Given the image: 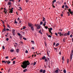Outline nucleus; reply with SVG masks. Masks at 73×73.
<instances>
[{
  "label": "nucleus",
  "instance_id": "obj_1",
  "mask_svg": "<svg viewBox=\"0 0 73 73\" xmlns=\"http://www.w3.org/2000/svg\"><path fill=\"white\" fill-rule=\"evenodd\" d=\"M23 65H21V67L23 68V69H25L27 68V65H29L30 64V63L29 62V61L27 60L23 61L22 63Z\"/></svg>",
  "mask_w": 73,
  "mask_h": 73
},
{
  "label": "nucleus",
  "instance_id": "obj_2",
  "mask_svg": "<svg viewBox=\"0 0 73 73\" xmlns=\"http://www.w3.org/2000/svg\"><path fill=\"white\" fill-rule=\"evenodd\" d=\"M28 25L29 27H31V28L32 31H34V28H33V27H34V25L32 23H29Z\"/></svg>",
  "mask_w": 73,
  "mask_h": 73
},
{
  "label": "nucleus",
  "instance_id": "obj_3",
  "mask_svg": "<svg viewBox=\"0 0 73 73\" xmlns=\"http://www.w3.org/2000/svg\"><path fill=\"white\" fill-rule=\"evenodd\" d=\"M72 53L70 55V61H72V56H73V50H72L71 51Z\"/></svg>",
  "mask_w": 73,
  "mask_h": 73
},
{
  "label": "nucleus",
  "instance_id": "obj_4",
  "mask_svg": "<svg viewBox=\"0 0 73 73\" xmlns=\"http://www.w3.org/2000/svg\"><path fill=\"white\" fill-rule=\"evenodd\" d=\"M15 30L14 29H13L12 30V33L13 35V36H15Z\"/></svg>",
  "mask_w": 73,
  "mask_h": 73
},
{
  "label": "nucleus",
  "instance_id": "obj_5",
  "mask_svg": "<svg viewBox=\"0 0 73 73\" xmlns=\"http://www.w3.org/2000/svg\"><path fill=\"white\" fill-rule=\"evenodd\" d=\"M50 52V51L49 50L47 51V54L48 56H49V54Z\"/></svg>",
  "mask_w": 73,
  "mask_h": 73
},
{
  "label": "nucleus",
  "instance_id": "obj_6",
  "mask_svg": "<svg viewBox=\"0 0 73 73\" xmlns=\"http://www.w3.org/2000/svg\"><path fill=\"white\" fill-rule=\"evenodd\" d=\"M9 10H10V12H9V13H13V10H12L11 9H9Z\"/></svg>",
  "mask_w": 73,
  "mask_h": 73
},
{
  "label": "nucleus",
  "instance_id": "obj_7",
  "mask_svg": "<svg viewBox=\"0 0 73 73\" xmlns=\"http://www.w3.org/2000/svg\"><path fill=\"white\" fill-rule=\"evenodd\" d=\"M7 5H11V2H9L8 3Z\"/></svg>",
  "mask_w": 73,
  "mask_h": 73
},
{
  "label": "nucleus",
  "instance_id": "obj_8",
  "mask_svg": "<svg viewBox=\"0 0 73 73\" xmlns=\"http://www.w3.org/2000/svg\"><path fill=\"white\" fill-rule=\"evenodd\" d=\"M45 58H46V57L45 56H44L42 57V59H41V60H45Z\"/></svg>",
  "mask_w": 73,
  "mask_h": 73
},
{
  "label": "nucleus",
  "instance_id": "obj_9",
  "mask_svg": "<svg viewBox=\"0 0 73 73\" xmlns=\"http://www.w3.org/2000/svg\"><path fill=\"white\" fill-rule=\"evenodd\" d=\"M4 31H5V32L6 31V29L5 28V27H4L2 31L3 32H4Z\"/></svg>",
  "mask_w": 73,
  "mask_h": 73
},
{
  "label": "nucleus",
  "instance_id": "obj_10",
  "mask_svg": "<svg viewBox=\"0 0 73 73\" xmlns=\"http://www.w3.org/2000/svg\"><path fill=\"white\" fill-rule=\"evenodd\" d=\"M40 27H41V26L39 25L38 26L37 28V29H40Z\"/></svg>",
  "mask_w": 73,
  "mask_h": 73
},
{
  "label": "nucleus",
  "instance_id": "obj_11",
  "mask_svg": "<svg viewBox=\"0 0 73 73\" xmlns=\"http://www.w3.org/2000/svg\"><path fill=\"white\" fill-rule=\"evenodd\" d=\"M47 35L48 37H49L50 38H51V37H52V36H50V35H49L48 34H47Z\"/></svg>",
  "mask_w": 73,
  "mask_h": 73
},
{
  "label": "nucleus",
  "instance_id": "obj_12",
  "mask_svg": "<svg viewBox=\"0 0 73 73\" xmlns=\"http://www.w3.org/2000/svg\"><path fill=\"white\" fill-rule=\"evenodd\" d=\"M58 34H59V36H61V34H62L61 33H58Z\"/></svg>",
  "mask_w": 73,
  "mask_h": 73
},
{
  "label": "nucleus",
  "instance_id": "obj_13",
  "mask_svg": "<svg viewBox=\"0 0 73 73\" xmlns=\"http://www.w3.org/2000/svg\"><path fill=\"white\" fill-rule=\"evenodd\" d=\"M46 22H44L43 23V26L44 27H45V25H46Z\"/></svg>",
  "mask_w": 73,
  "mask_h": 73
},
{
  "label": "nucleus",
  "instance_id": "obj_14",
  "mask_svg": "<svg viewBox=\"0 0 73 73\" xmlns=\"http://www.w3.org/2000/svg\"><path fill=\"white\" fill-rule=\"evenodd\" d=\"M4 12H5V14H6V15H7V13H6V11H5V10H6V9H5V8H4Z\"/></svg>",
  "mask_w": 73,
  "mask_h": 73
},
{
  "label": "nucleus",
  "instance_id": "obj_15",
  "mask_svg": "<svg viewBox=\"0 0 73 73\" xmlns=\"http://www.w3.org/2000/svg\"><path fill=\"white\" fill-rule=\"evenodd\" d=\"M28 71V70L27 69H25V70H23V72H27V71Z\"/></svg>",
  "mask_w": 73,
  "mask_h": 73
},
{
  "label": "nucleus",
  "instance_id": "obj_16",
  "mask_svg": "<svg viewBox=\"0 0 73 73\" xmlns=\"http://www.w3.org/2000/svg\"><path fill=\"white\" fill-rule=\"evenodd\" d=\"M70 33V31H68L67 33V35L69 36L70 35V33Z\"/></svg>",
  "mask_w": 73,
  "mask_h": 73
},
{
  "label": "nucleus",
  "instance_id": "obj_17",
  "mask_svg": "<svg viewBox=\"0 0 73 73\" xmlns=\"http://www.w3.org/2000/svg\"><path fill=\"white\" fill-rule=\"evenodd\" d=\"M48 30H50V31H52V30H53V29L52 27H51L50 28H48Z\"/></svg>",
  "mask_w": 73,
  "mask_h": 73
},
{
  "label": "nucleus",
  "instance_id": "obj_18",
  "mask_svg": "<svg viewBox=\"0 0 73 73\" xmlns=\"http://www.w3.org/2000/svg\"><path fill=\"white\" fill-rule=\"evenodd\" d=\"M16 52L17 53H19V49H17L16 50Z\"/></svg>",
  "mask_w": 73,
  "mask_h": 73
},
{
  "label": "nucleus",
  "instance_id": "obj_19",
  "mask_svg": "<svg viewBox=\"0 0 73 73\" xmlns=\"http://www.w3.org/2000/svg\"><path fill=\"white\" fill-rule=\"evenodd\" d=\"M38 32L39 33H40V34H41V35L42 34V32H41V30H40Z\"/></svg>",
  "mask_w": 73,
  "mask_h": 73
},
{
  "label": "nucleus",
  "instance_id": "obj_20",
  "mask_svg": "<svg viewBox=\"0 0 73 73\" xmlns=\"http://www.w3.org/2000/svg\"><path fill=\"white\" fill-rule=\"evenodd\" d=\"M31 42H32V43H33V44L34 45V44H35V42H34V41L31 40Z\"/></svg>",
  "mask_w": 73,
  "mask_h": 73
},
{
  "label": "nucleus",
  "instance_id": "obj_21",
  "mask_svg": "<svg viewBox=\"0 0 73 73\" xmlns=\"http://www.w3.org/2000/svg\"><path fill=\"white\" fill-rule=\"evenodd\" d=\"M7 27L9 29H11V27L9 26V25L7 24Z\"/></svg>",
  "mask_w": 73,
  "mask_h": 73
},
{
  "label": "nucleus",
  "instance_id": "obj_22",
  "mask_svg": "<svg viewBox=\"0 0 73 73\" xmlns=\"http://www.w3.org/2000/svg\"><path fill=\"white\" fill-rule=\"evenodd\" d=\"M7 63L8 64H10L11 63V61H7Z\"/></svg>",
  "mask_w": 73,
  "mask_h": 73
},
{
  "label": "nucleus",
  "instance_id": "obj_23",
  "mask_svg": "<svg viewBox=\"0 0 73 73\" xmlns=\"http://www.w3.org/2000/svg\"><path fill=\"white\" fill-rule=\"evenodd\" d=\"M10 52H14V50H13V49H11L10 50Z\"/></svg>",
  "mask_w": 73,
  "mask_h": 73
},
{
  "label": "nucleus",
  "instance_id": "obj_24",
  "mask_svg": "<svg viewBox=\"0 0 73 73\" xmlns=\"http://www.w3.org/2000/svg\"><path fill=\"white\" fill-rule=\"evenodd\" d=\"M43 24V22H42V21H41L40 22V25H42V24Z\"/></svg>",
  "mask_w": 73,
  "mask_h": 73
},
{
  "label": "nucleus",
  "instance_id": "obj_25",
  "mask_svg": "<svg viewBox=\"0 0 73 73\" xmlns=\"http://www.w3.org/2000/svg\"><path fill=\"white\" fill-rule=\"evenodd\" d=\"M70 14H71L72 15H73V11H71L70 12Z\"/></svg>",
  "mask_w": 73,
  "mask_h": 73
},
{
  "label": "nucleus",
  "instance_id": "obj_26",
  "mask_svg": "<svg viewBox=\"0 0 73 73\" xmlns=\"http://www.w3.org/2000/svg\"><path fill=\"white\" fill-rule=\"evenodd\" d=\"M59 45V44L58 43H57L56 45V46H58Z\"/></svg>",
  "mask_w": 73,
  "mask_h": 73
},
{
  "label": "nucleus",
  "instance_id": "obj_27",
  "mask_svg": "<svg viewBox=\"0 0 73 73\" xmlns=\"http://www.w3.org/2000/svg\"><path fill=\"white\" fill-rule=\"evenodd\" d=\"M62 60L63 61H64V56H63L62 57Z\"/></svg>",
  "mask_w": 73,
  "mask_h": 73
},
{
  "label": "nucleus",
  "instance_id": "obj_28",
  "mask_svg": "<svg viewBox=\"0 0 73 73\" xmlns=\"http://www.w3.org/2000/svg\"><path fill=\"white\" fill-rule=\"evenodd\" d=\"M15 24H17V22L16 21V19L15 20V21L14 22Z\"/></svg>",
  "mask_w": 73,
  "mask_h": 73
},
{
  "label": "nucleus",
  "instance_id": "obj_29",
  "mask_svg": "<svg viewBox=\"0 0 73 73\" xmlns=\"http://www.w3.org/2000/svg\"><path fill=\"white\" fill-rule=\"evenodd\" d=\"M43 19L42 20L43 21H45V18L44 17H43Z\"/></svg>",
  "mask_w": 73,
  "mask_h": 73
},
{
  "label": "nucleus",
  "instance_id": "obj_30",
  "mask_svg": "<svg viewBox=\"0 0 73 73\" xmlns=\"http://www.w3.org/2000/svg\"><path fill=\"white\" fill-rule=\"evenodd\" d=\"M68 11L70 13L71 12V9H68Z\"/></svg>",
  "mask_w": 73,
  "mask_h": 73
},
{
  "label": "nucleus",
  "instance_id": "obj_31",
  "mask_svg": "<svg viewBox=\"0 0 73 73\" xmlns=\"http://www.w3.org/2000/svg\"><path fill=\"white\" fill-rule=\"evenodd\" d=\"M63 72H64V73H66V70H63Z\"/></svg>",
  "mask_w": 73,
  "mask_h": 73
},
{
  "label": "nucleus",
  "instance_id": "obj_32",
  "mask_svg": "<svg viewBox=\"0 0 73 73\" xmlns=\"http://www.w3.org/2000/svg\"><path fill=\"white\" fill-rule=\"evenodd\" d=\"M63 41L64 42H65V38L63 39Z\"/></svg>",
  "mask_w": 73,
  "mask_h": 73
},
{
  "label": "nucleus",
  "instance_id": "obj_33",
  "mask_svg": "<svg viewBox=\"0 0 73 73\" xmlns=\"http://www.w3.org/2000/svg\"><path fill=\"white\" fill-rule=\"evenodd\" d=\"M58 70H57L55 71V72L58 73Z\"/></svg>",
  "mask_w": 73,
  "mask_h": 73
},
{
  "label": "nucleus",
  "instance_id": "obj_34",
  "mask_svg": "<svg viewBox=\"0 0 73 73\" xmlns=\"http://www.w3.org/2000/svg\"><path fill=\"white\" fill-rule=\"evenodd\" d=\"M64 36H67V33H65L64 34Z\"/></svg>",
  "mask_w": 73,
  "mask_h": 73
},
{
  "label": "nucleus",
  "instance_id": "obj_35",
  "mask_svg": "<svg viewBox=\"0 0 73 73\" xmlns=\"http://www.w3.org/2000/svg\"><path fill=\"white\" fill-rule=\"evenodd\" d=\"M44 27L45 28V29H48V27L47 26H44Z\"/></svg>",
  "mask_w": 73,
  "mask_h": 73
},
{
  "label": "nucleus",
  "instance_id": "obj_36",
  "mask_svg": "<svg viewBox=\"0 0 73 73\" xmlns=\"http://www.w3.org/2000/svg\"><path fill=\"white\" fill-rule=\"evenodd\" d=\"M26 28V27L25 26H23V29H25Z\"/></svg>",
  "mask_w": 73,
  "mask_h": 73
},
{
  "label": "nucleus",
  "instance_id": "obj_37",
  "mask_svg": "<svg viewBox=\"0 0 73 73\" xmlns=\"http://www.w3.org/2000/svg\"><path fill=\"white\" fill-rule=\"evenodd\" d=\"M15 62H16V61H13V64H15Z\"/></svg>",
  "mask_w": 73,
  "mask_h": 73
},
{
  "label": "nucleus",
  "instance_id": "obj_38",
  "mask_svg": "<svg viewBox=\"0 0 73 73\" xmlns=\"http://www.w3.org/2000/svg\"><path fill=\"white\" fill-rule=\"evenodd\" d=\"M25 53H28V51L27 50H26L25 52Z\"/></svg>",
  "mask_w": 73,
  "mask_h": 73
},
{
  "label": "nucleus",
  "instance_id": "obj_39",
  "mask_svg": "<svg viewBox=\"0 0 73 73\" xmlns=\"http://www.w3.org/2000/svg\"><path fill=\"white\" fill-rule=\"evenodd\" d=\"M67 62L68 64V63H69V59H67Z\"/></svg>",
  "mask_w": 73,
  "mask_h": 73
},
{
  "label": "nucleus",
  "instance_id": "obj_40",
  "mask_svg": "<svg viewBox=\"0 0 73 73\" xmlns=\"http://www.w3.org/2000/svg\"><path fill=\"white\" fill-rule=\"evenodd\" d=\"M40 71V72H42V71H43V70H42V69H41Z\"/></svg>",
  "mask_w": 73,
  "mask_h": 73
},
{
  "label": "nucleus",
  "instance_id": "obj_41",
  "mask_svg": "<svg viewBox=\"0 0 73 73\" xmlns=\"http://www.w3.org/2000/svg\"><path fill=\"white\" fill-rule=\"evenodd\" d=\"M65 8H68V6H67L66 5H65Z\"/></svg>",
  "mask_w": 73,
  "mask_h": 73
},
{
  "label": "nucleus",
  "instance_id": "obj_42",
  "mask_svg": "<svg viewBox=\"0 0 73 73\" xmlns=\"http://www.w3.org/2000/svg\"><path fill=\"white\" fill-rule=\"evenodd\" d=\"M2 48H3V50L5 49V47H4V46H2Z\"/></svg>",
  "mask_w": 73,
  "mask_h": 73
},
{
  "label": "nucleus",
  "instance_id": "obj_43",
  "mask_svg": "<svg viewBox=\"0 0 73 73\" xmlns=\"http://www.w3.org/2000/svg\"><path fill=\"white\" fill-rule=\"evenodd\" d=\"M15 59H16V58H15V57H14V58H13L11 60V61H13V60H15Z\"/></svg>",
  "mask_w": 73,
  "mask_h": 73
},
{
  "label": "nucleus",
  "instance_id": "obj_44",
  "mask_svg": "<svg viewBox=\"0 0 73 73\" xmlns=\"http://www.w3.org/2000/svg\"><path fill=\"white\" fill-rule=\"evenodd\" d=\"M36 62H35L33 64L34 66H35V65H36Z\"/></svg>",
  "mask_w": 73,
  "mask_h": 73
},
{
  "label": "nucleus",
  "instance_id": "obj_45",
  "mask_svg": "<svg viewBox=\"0 0 73 73\" xmlns=\"http://www.w3.org/2000/svg\"><path fill=\"white\" fill-rule=\"evenodd\" d=\"M20 43L21 44V45H23V42H20Z\"/></svg>",
  "mask_w": 73,
  "mask_h": 73
},
{
  "label": "nucleus",
  "instance_id": "obj_46",
  "mask_svg": "<svg viewBox=\"0 0 73 73\" xmlns=\"http://www.w3.org/2000/svg\"><path fill=\"white\" fill-rule=\"evenodd\" d=\"M26 3H28V2L29 1V0H25Z\"/></svg>",
  "mask_w": 73,
  "mask_h": 73
},
{
  "label": "nucleus",
  "instance_id": "obj_47",
  "mask_svg": "<svg viewBox=\"0 0 73 73\" xmlns=\"http://www.w3.org/2000/svg\"><path fill=\"white\" fill-rule=\"evenodd\" d=\"M23 38L24 40H27L26 38H25V37H23Z\"/></svg>",
  "mask_w": 73,
  "mask_h": 73
},
{
  "label": "nucleus",
  "instance_id": "obj_48",
  "mask_svg": "<svg viewBox=\"0 0 73 73\" xmlns=\"http://www.w3.org/2000/svg\"><path fill=\"white\" fill-rule=\"evenodd\" d=\"M17 35L18 36H21V34L20 33H18Z\"/></svg>",
  "mask_w": 73,
  "mask_h": 73
},
{
  "label": "nucleus",
  "instance_id": "obj_49",
  "mask_svg": "<svg viewBox=\"0 0 73 73\" xmlns=\"http://www.w3.org/2000/svg\"><path fill=\"white\" fill-rule=\"evenodd\" d=\"M45 73V70H44L43 71V73Z\"/></svg>",
  "mask_w": 73,
  "mask_h": 73
},
{
  "label": "nucleus",
  "instance_id": "obj_50",
  "mask_svg": "<svg viewBox=\"0 0 73 73\" xmlns=\"http://www.w3.org/2000/svg\"><path fill=\"white\" fill-rule=\"evenodd\" d=\"M8 58H9V57L7 56H6L5 57V58H6V59H8Z\"/></svg>",
  "mask_w": 73,
  "mask_h": 73
},
{
  "label": "nucleus",
  "instance_id": "obj_51",
  "mask_svg": "<svg viewBox=\"0 0 73 73\" xmlns=\"http://www.w3.org/2000/svg\"><path fill=\"white\" fill-rule=\"evenodd\" d=\"M64 7H65V5H63L62 7V8H64Z\"/></svg>",
  "mask_w": 73,
  "mask_h": 73
},
{
  "label": "nucleus",
  "instance_id": "obj_52",
  "mask_svg": "<svg viewBox=\"0 0 73 73\" xmlns=\"http://www.w3.org/2000/svg\"><path fill=\"white\" fill-rule=\"evenodd\" d=\"M44 44H45V46H46L47 44H46V42H44Z\"/></svg>",
  "mask_w": 73,
  "mask_h": 73
},
{
  "label": "nucleus",
  "instance_id": "obj_53",
  "mask_svg": "<svg viewBox=\"0 0 73 73\" xmlns=\"http://www.w3.org/2000/svg\"><path fill=\"white\" fill-rule=\"evenodd\" d=\"M54 2H56V0H54L52 2L53 3H54Z\"/></svg>",
  "mask_w": 73,
  "mask_h": 73
},
{
  "label": "nucleus",
  "instance_id": "obj_54",
  "mask_svg": "<svg viewBox=\"0 0 73 73\" xmlns=\"http://www.w3.org/2000/svg\"><path fill=\"white\" fill-rule=\"evenodd\" d=\"M5 61H4V60H2V63H3V62H4V63H5Z\"/></svg>",
  "mask_w": 73,
  "mask_h": 73
},
{
  "label": "nucleus",
  "instance_id": "obj_55",
  "mask_svg": "<svg viewBox=\"0 0 73 73\" xmlns=\"http://www.w3.org/2000/svg\"><path fill=\"white\" fill-rule=\"evenodd\" d=\"M6 31H10V30H9V29H7Z\"/></svg>",
  "mask_w": 73,
  "mask_h": 73
},
{
  "label": "nucleus",
  "instance_id": "obj_56",
  "mask_svg": "<svg viewBox=\"0 0 73 73\" xmlns=\"http://www.w3.org/2000/svg\"><path fill=\"white\" fill-rule=\"evenodd\" d=\"M6 41H8L9 40V38H7L6 39Z\"/></svg>",
  "mask_w": 73,
  "mask_h": 73
},
{
  "label": "nucleus",
  "instance_id": "obj_57",
  "mask_svg": "<svg viewBox=\"0 0 73 73\" xmlns=\"http://www.w3.org/2000/svg\"><path fill=\"white\" fill-rule=\"evenodd\" d=\"M31 49H33V50L35 49V48H34V47H32L31 48Z\"/></svg>",
  "mask_w": 73,
  "mask_h": 73
},
{
  "label": "nucleus",
  "instance_id": "obj_58",
  "mask_svg": "<svg viewBox=\"0 0 73 73\" xmlns=\"http://www.w3.org/2000/svg\"><path fill=\"white\" fill-rule=\"evenodd\" d=\"M55 35H56V36H58V35L57 34V33H55Z\"/></svg>",
  "mask_w": 73,
  "mask_h": 73
},
{
  "label": "nucleus",
  "instance_id": "obj_59",
  "mask_svg": "<svg viewBox=\"0 0 73 73\" xmlns=\"http://www.w3.org/2000/svg\"><path fill=\"white\" fill-rule=\"evenodd\" d=\"M49 30L48 31L49 32H50V33H52V32H51V30Z\"/></svg>",
  "mask_w": 73,
  "mask_h": 73
},
{
  "label": "nucleus",
  "instance_id": "obj_60",
  "mask_svg": "<svg viewBox=\"0 0 73 73\" xmlns=\"http://www.w3.org/2000/svg\"><path fill=\"white\" fill-rule=\"evenodd\" d=\"M17 20L18 21H19V20H20V18H18L17 19Z\"/></svg>",
  "mask_w": 73,
  "mask_h": 73
},
{
  "label": "nucleus",
  "instance_id": "obj_61",
  "mask_svg": "<svg viewBox=\"0 0 73 73\" xmlns=\"http://www.w3.org/2000/svg\"><path fill=\"white\" fill-rule=\"evenodd\" d=\"M19 23H21V21L19 20Z\"/></svg>",
  "mask_w": 73,
  "mask_h": 73
},
{
  "label": "nucleus",
  "instance_id": "obj_62",
  "mask_svg": "<svg viewBox=\"0 0 73 73\" xmlns=\"http://www.w3.org/2000/svg\"><path fill=\"white\" fill-rule=\"evenodd\" d=\"M72 36H73L72 35H70V37H72Z\"/></svg>",
  "mask_w": 73,
  "mask_h": 73
},
{
  "label": "nucleus",
  "instance_id": "obj_63",
  "mask_svg": "<svg viewBox=\"0 0 73 73\" xmlns=\"http://www.w3.org/2000/svg\"><path fill=\"white\" fill-rule=\"evenodd\" d=\"M47 61V59L45 58L44 60L45 62H46Z\"/></svg>",
  "mask_w": 73,
  "mask_h": 73
},
{
  "label": "nucleus",
  "instance_id": "obj_64",
  "mask_svg": "<svg viewBox=\"0 0 73 73\" xmlns=\"http://www.w3.org/2000/svg\"><path fill=\"white\" fill-rule=\"evenodd\" d=\"M61 16H62V17L63 16V14H61Z\"/></svg>",
  "mask_w": 73,
  "mask_h": 73
}]
</instances>
